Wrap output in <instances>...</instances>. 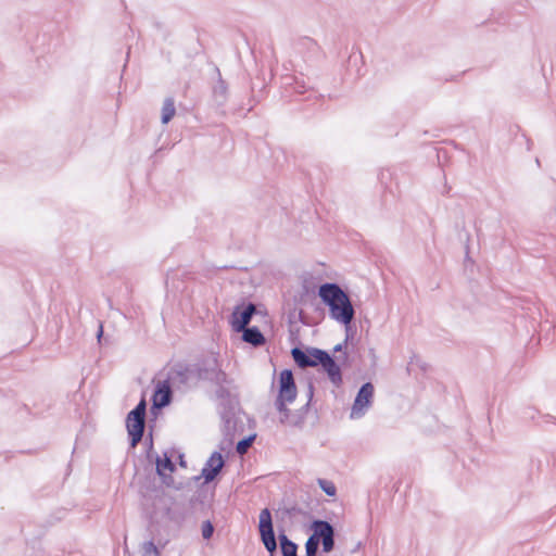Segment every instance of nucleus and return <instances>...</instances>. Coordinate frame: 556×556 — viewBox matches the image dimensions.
<instances>
[{"label":"nucleus","instance_id":"19","mask_svg":"<svg viewBox=\"0 0 556 556\" xmlns=\"http://www.w3.org/2000/svg\"><path fill=\"white\" fill-rule=\"evenodd\" d=\"M311 539L320 543L321 540L336 532V528L327 520L315 519L311 522Z\"/></svg>","mask_w":556,"mask_h":556},{"label":"nucleus","instance_id":"30","mask_svg":"<svg viewBox=\"0 0 556 556\" xmlns=\"http://www.w3.org/2000/svg\"><path fill=\"white\" fill-rule=\"evenodd\" d=\"M414 365H417L424 372L427 371L428 365L425 362L420 361L417 355H414L410 358V362L408 363V366H407V371L408 372H410L412 367Z\"/></svg>","mask_w":556,"mask_h":556},{"label":"nucleus","instance_id":"42","mask_svg":"<svg viewBox=\"0 0 556 556\" xmlns=\"http://www.w3.org/2000/svg\"><path fill=\"white\" fill-rule=\"evenodd\" d=\"M526 140H527V147H528V150H530V149H531L532 141H531V139H530V138H527V137H526Z\"/></svg>","mask_w":556,"mask_h":556},{"label":"nucleus","instance_id":"34","mask_svg":"<svg viewBox=\"0 0 556 556\" xmlns=\"http://www.w3.org/2000/svg\"><path fill=\"white\" fill-rule=\"evenodd\" d=\"M230 268H235V266L233 265H223V266H219V267H213L212 270L207 269V273L205 274V276L211 278L212 275H215L217 271L225 270V269H230Z\"/></svg>","mask_w":556,"mask_h":556},{"label":"nucleus","instance_id":"4","mask_svg":"<svg viewBox=\"0 0 556 556\" xmlns=\"http://www.w3.org/2000/svg\"><path fill=\"white\" fill-rule=\"evenodd\" d=\"M291 355L299 368L318 367L327 375L329 381L337 388L343 383L342 370L336 362L334 355L326 350L314 346L300 348L291 350Z\"/></svg>","mask_w":556,"mask_h":556},{"label":"nucleus","instance_id":"25","mask_svg":"<svg viewBox=\"0 0 556 556\" xmlns=\"http://www.w3.org/2000/svg\"><path fill=\"white\" fill-rule=\"evenodd\" d=\"M320 544L323 546V552L328 554L333 551L336 545V532L330 534L329 536L325 538L320 541Z\"/></svg>","mask_w":556,"mask_h":556},{"label":"nucleus","instance_id":"13","mask_svg":"<svg viewBox=\"0 0 556 556\" xmlns=\"http://www.w3.org/2000/svg\"><path fill=\"white\" fill-rule=\"evenodd\" d=\"M295 51L299 53L304 63L313 67L325 58V53L318 42L311 37H301L295 42Z\"/></svg>","mask_w":556,"mask_h":556},{"label":"nucleus","instance_id":"10","mask_svg":"<svg viewBox=\"0 0 556 556\" xmlns=\"http://www.w3.org/2000/svg\"><path fill=\"white\" fill-rule=\"evenodd\" d=\"M258 518V532L261 542L268 552V555L275 556L278 545L270 510L268 508L262 509Z\"/></svg>","mask_w":556,"mask_h":556},{"label":"nucleus","instance_id":"7","mask_svg":"<svg viewBox=\"0 0 556 556\" xmlns=\"http://www.w3.org/2000/svg\"><path fill=\"white\" fill-rule=\"evenodd\" d=\"M298 395V389L293 372L291 369H282L278 377V393L275 401V407L278 413H287L288 404L294 402Z\"/></svg>","mask_w":556,"mask_h":556},{"label":"nucleus","instance_id":"29","mask_svg":"<svg viewBox=\"0 0 556 556\" xmlns=\"http://www.w3.org/2000/svg\"><path fill=\"white\" fill-rule=\"evenodd\" d=\"M334 358H336V362L340 365V369L342 367H345V368L351 367V365H352V358H351L350 354L348 353V351H343L342 354H340L337 357L334 356Z\"/></svg>","mask_w":556,"mask_h":556},{"label":"nucleus","instance_id":"35","mask_svg":"<svg viewBox=\"0 0 556 556\" xmlns=\"http://www.w3.org/2000/svg\"><path fill=\"white\" fill-rule=\"evenodd\" d=\"M298 318H299V321L304 325V326H312V323L309 321L308 317L306 316V314L304 313L303 309H300L298 312Z\"/></svg>","mask_w":556,"mask_h":556},{"label":"nucleus","instance_id":"24","mask_svg":"<svg viewBox=\"0 0 556 556\" xmlns=\"http://www.w3.org/2000/svg\"><path fill=\"white\" fill-rule=\"evenodd\" d=\"M256 434H249L243 437L241 440L237 442L236 450L239 454L245 453L249 447L253 444Z\"/></svg>","mask_w":556,"mask_h":556},{"label":"nucleus","instance_id":"39","mask_svg":"<svg viewBox=\"0 0 556 556\" xmlns=\"http://www.w3.org/2000/svg\"><path fill=\"white\" fill-rule=\"evenodd\" d=\"M328 496L333 497L337 494V489H321Z\"/></svg>","mask_w":556,"mask_h":556},{"label":"nucleus","instance_id":"31","mask_svg":"<svg viewBox=\"0 0 556 556\" xmlns=\"http://www.w3.org/2000/svg\"><path fill=\"white\" fill-rule=\"evenodd\" d=\"M392 178V173L390 169H381L378 174V180L384 188L388 187V181Z\"/></svg>","mask_w":556,"mask_h":556},{"label":"nucleus","instance_id":"32","mask_svg":"<svg viewBox=\"0 0 556 556\" xmlns=\"http://www.w3.org/2000/svg\"><path fill=\"white\" fill-rule=\"evenodd\" d=\"M146 447H147V457L148 459H152V457L155 456V452L153 450V438H152V431H150L149 437L146 439Z\"/></svg>","mask_w":556,"mask_h":556},{"label":"nucleus","instance_id":"36","mask_svg":"<svg viewBox=\"0 0 556 556\" xmlns=\"http://www.w3.org/2000/svg\"><path fill=\"white\" fill-rule=\"evenodd\" d=\"M317 483H318V486H334L333 482L326 480V479H321V478L317 479Z\"/></svg>","mask_w":556,"mask_h":556},{"label":"nucleus","instance_id":"21","mask_svg":"<svg viewBox=\"0 0 556 556\" xmlns=\"http://www.w3.org/2000/svg\"><path fill=\"white\" fill-rule=\"evenodd\" d=\"M217 73V81L213 87V101L217 106H224L228 99V85L223 79L218 67L215 68Z\"/></svg>","mask_w":556,"mask_h":556},{"label":"nucleus","instance_id":"17","mask_svg":"<svg viewBox=\"0 0 556 556\" xmlns=\"http://www.w3.org/2000/svg\"><path fill=\"white\" fill-rule=\"evenodd\" d=\"M148 539L140 545L141 556H161V549L173 538L170 534L154 535V533L147 526Z\"/></svg>","mask_w":556,"mask_h":556},{"label":"nucleus","instance_id":"16","mask_svg":"<svg viewBox=\"0 0 556 556\" xmlns=\"http://www.w3.org/2000/svg\"><path fill=\"white\" fill-rule=\"evenodd\" d=\"M314 384L312 382L308 383L307 388V402L301 408L291 410L288 408L287 413H279V421L280 424L289 427H301L306 418L308 413L311 402L314 397Z\"/></svg>","mask_w":556,"mask_h":556},{"label":"nucleus","instance_id":"28","mask_svg":"<svg viewBox=\"0 0 556 556\" xmlns=\"http://www.w3.org/2000/svg\"><path fill=\"white\" fill-rule=\"evenodd\" d=\"M319 544L320 543H318L317 541H315L308 536V539L305 543L306 556H317Z\"/></svg>","mask_w":556,"mask_h":556},{"label":"nucleus","instance_id":"3","mask_svg":"<svg viewBox=\"0 0 556 556\" xmlns=\"http://www.w3.org/2000/svg\"><path fill=\"white\" fill-rule=\"evenodd\" d=\"M317 295L328 308L329 317L351 330L355 318V308L351 296L338 282H323L318 286Z\"/></svg>","mask_w":556,"mask_h":556},{"label":"nucleus","instance_id":"12","mask_svg":"<svg viewBox=\"0 0 556 556\" xmlns=\"http://www.w3.org/2000/svg\"><path fill=\"white\" fill-rule=\"evenodd\" d=\"M374 384L370 381L363 383L359 387L352 404L350 418L355 420L364 417L374 403Z\"/></svg>","mask_w":556,"mask_h":556},{"label":"nucleus","instance_id":"5","mask_svg":"<svg viewBox=\"0 0 556 556\" xmlns=\"http://www.w3.org/2000/svg\"><path fill=\"white\" fill-rule=\"evenodd\" d=\"M226 464V458L220 451H214L208 459L205 462L201 472L190 478L185 486H191V483H195V486H205L211 483H218L223 473V468Z\"/></svg>","mask_w":556,"mask_h":556},{"label":"nucleus","instance_id":"11","mask_svg":"<svg viewBox=\"0 0 556 556\" xmlns=\"http://www.w3.org/2000/svg\"><path fill=\"white\" fill-rule=\"evenodd\" d=\"M166 377L177 390H186L197 383L191 363L184 361L176 362L168 369Z\"/></svg>","mask_w":556,"mask_h":556},{"label":"nucleus","instance_id":"9","mask_svg":"<svg viewBox=\"0 0 556 556\" xmlns=\"http://www.w3.org/2000/svg\"><path fill=\"white\" fill-rule=\"evenodd\" d=\"M258 307L256 304L250 301H241L233 307V311L229 317V324L231 329L239 333L240 330H244L245 327L250 326V321L253 316L260 314Z\"/></svg>","mask_w":556,"mask_h":556},{"label":"nucleus","instance_id":"37","mask_svg":"<svg viewBox=\"0 0 556 556\" xmlns=\"http://www.w3.org/2000/svg\"><path fill=\"white\" fill-rule=\"evenodd\" d=\"M103 333H104V330H103V325L102 323L99 324V328L97 330V340L99 343H101V339L103 337Z\"/></svg>","mask_w":556,"mask_h":556},{"label":"nucleus","instance_id":"6","mask_svg":"<svg viewBox=\"0 0 556 556\" xmlns=\"http://www.w3.org/2000/svg\"><path fill=\"white\" fill-rule=\"evenodd\" d=\"M147 402L142 397L126 416V430L130 447H136L143 438L146 429Z\"/></svg>","mask_w":556,"mask_h":556},{"label":"nucleus","instance_id":"20","mask_svg":"<svg viewBox=\"0 0 556 556\" xmlns=\"http://www.w3.org/2000/svg\"><path fill=\"white\" fill-rule=\"evenodd\" d=\"M243 342L251 344L253 348L263 346L266 343L264 333L257 326H248L244 330H240Z\"/></svg>","mask_w":556,"mask_h":556},{"label":"nucleus","instance_id":"8","mask_svg":"<svg viewBox=\"0 0 556 556\" xmlns=\"http://www.w3.org/2000/svg\"><path fill=\"white\" fill-rule=\"evenodd\" d=\"M215 498V489H197L190 496H186V520L190 516H206L212 510Z\"/></svg>","mask_w":556,"mask_h":556},{"label":"nucleus","instance_id":"41","mask_svg":"<svg viewBox=\"0 0 556 556\" xmlns=\"http://www.w3.org/2000/svg\"><path fill=\"white\" fill-rule=\"evenodd\" d=\"M369 354H370V357H371V361H372V365H376L377 356H376L375 350L370 349L369 350Z\"/></svg>","mask_w":556,"mask_h":556},{"label":"nucleus","instance_id":"38","mask_svg":"<svg viewBox=\"0 0 556 556\" xmlns=\"http://www.w3.org/2000/svg\"><path fill=\"white\" fill-rule=\"evenodd\" d=\"M266 478H269L270 481L269 482H275L276 484H280L281 482L278 481L277 479L280 478V476H268V477H258L257 480H262V479H266Z\"/></svg>","mask_w":556,"mask_h":556},{"label":"nucleus","instance_id":"14","mask_svg":"<svg viewBox=\"0 0 556 556\" xmlns=\"http://www.w3.org/2000/svg\"><path fill=\"white\" fill-rule=\"evenodd\" d=\"M174 388V384L167 377L156 383L152 394L151 414L156 416L162 408L170 405Z\"/></svg>","mask_w":556,"mask_h":556},{"label":"nucleus","instance_id":"18","mask_svg":"<svg viewBox=\"0 0 556 556\" xmlns=\"http://www.w3.org/2000/svg\"><path fill=\"white\" fill-rule=\"evenodd\" d=\"M286 92L290 93V96H304L308 93L307 97L302 100H308L312 97L317 98L319 94L314 90V88L309 85V81H305L296 76H286L285 77Z\"/></svg>","mask_w":556,"mask_h":556},{"label":"nucleus","instance_id":"43","mask_svg":"<svg viewBox=\"0 0 556 556\" xmlns=\"http://www.w3.org/2000/svg\"><path fill=\"white\" fill-rule=\"evenodd\" d=\"M239 269H240V270H248V268H247V267H240Z\"/></svg>","mask_w":556,"mask_h":556},{"label":"nucleus","instance_id":"22","mask_svg":"<svg viewBox=\"0 0 556 556\" xmlns=\"http://www.w3.org/2000/svg\"><path fill=\"white\" fill-rule=\"evenodd\" d=\"M281 556H298V544L288 538L285 531L278 535Z\"/></svg>","mask_w":556,"mask_h":556},{"label":"nucleus","instance_id":"26","mask_svg":"<svg viewBox=\"0 0 556 556\" xmlns=\"http://www.w3.org/2000/svg\"><path fill=\"white\" fill-rule=\"evenodd\" d=\"M214 531H215V527L210 519L203 521L202 527H201V532H202V536L204 540L212 539Z\"/></svg>","mask_w":556,"mask_h":556},{"label":"nucleus","instance_id":"33","mask_svg":"<svg viewBox=\"0 0 556 556\" xmlns=\"http://www.w3.org/2000/svg\"><path fill=\"white\" fill-rule=\"evenodd\" d=\"M283 514L289 517H293V516L302 514V509L300 507H298L296 505H292L290 507H285Z\"/></svg>","mask_w":556,"mask_h":556},{"label":"nucleus","instance_id":"23","mask_svg":"<svg viewBox=\"0 0 556 556\" xmlns=\"http://www.w3.org/2000/svg\"><path fill=\"white\" fill-rule=\"evenodd\" d=\"M176 108L175 100L172 97H168L164 100L161 113V123L166 125L172 118L175 116Z\"/></svg>","mask_w":556,"mask_h":556},{"label":"nucleus","instance_id":"40","mask_svg":"<svg viewBox=\"0 0 556 556\" xmlns=\"http://www.w3.org/2000/svg\"><path fill=\"white\" fill-rule=\"evenodd\" d=\"M178 462H179V465H180L181 467H187V462H186V459H185V455H184V454H181V453H180V454H178Z\"/></svg>","mask_w":556,"mask_h":556},{"label":"nucleus","instance_id":"1","mask_svg":"<svg viewBox=\"0 0 556 556\" xmlns=\"http://www.w3.org/2000/svg\"><path fill=\"white\" fill-rule=\"evenodd\" d=\"M191 365L197 382L207 381L216 386L215 394L224 434L220 448L232 446L236 433L243 431V422L238 416L241 412L239 399L230 391L233 380L222 369L215 355L199 357Z\"/></svg>","mask_w":556,"mask_h":556},{"label":"nucleus","instance_id":"15","mask_svg":"<svg viewBox=\"0 0 556 556\" xmlns=\"http://www.w3.org/2000/svg\"><path fill=\"white\" fill-rule=\"evenodd\" d=\"M155 471L161 478L164 486H176L172 473L176 470V465L173 462V451H164L163 456L155 454ZM177 486H185L179 483Z\"/></svg>","mask_w":556,"mask_h":556},{"label":"nucleus","instance_id":"2","mask_svg":"<svg viewBox=\"0 0 556 556\" xmlns=\"http://www.w3.org/2000/svg\"><path fill=\"white\" fill-rule=\"evenodd\" d=\"M181 489H141V509L154 535L177 538L186 522V495Z\"/></svg>","mask_w":556,"mask_h":556},{"label":"nucleus","instance_id":"27","mask_svg":"<svg viewBox=\"0 0 556 556\" xmlns=\"http://www.w3.org/2000/svg\"><path fill=\"white\" fill-rule=\"evenodd\" d=\"M353 337L352 329L350 331L345 330V339L333 346L332 354L339 353L342 354L343 351H348V342Z\"/></svg>","mask_w":556,"mask_h":556}]
</instances>
